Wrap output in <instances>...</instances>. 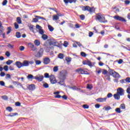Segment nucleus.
Masks as SVG:
<instances>
[{
    "label": "nucleus",
    "mask_w": 130,
    "mask_h": 130,
    "mask_svg": "<svg viewBox=\"0 0 130 130\" xmlns=\"http://www.w3.org/2000/svg\"><path fill=\"white\" fill-rule=\"evenodd\" d=\"M126 93H127V94H130V87L127 88Z\"/></svg>",
    "instance_id": "64"
},
{
    "label": "nucleus",
    "mask_w": 130,
    "mask_h": 130,
    "mask_svg": "<svg viewBox=\"0 0 130 130\" xmlns=\"http://www.w3.org/2000/svg\"><path fill=\"white\" fill-rule=\"evenodd\" d=\"M115 111L116 112H117V113H120V112H121V111H120V108H117L115 109Z\"/></svg>",
    "instance_id": "47"
},
{
    "label": "nucleus",
    "mask_w": 130,
    "mask_h": 130,
    "mask_svg": "<svg viewBox=\"0 0 130 130\" xmlns=\"http://www.w3.org/2000/svg\"><path fill=\"white\" fill-rule=\"evenodd\" d=\"M42 38L43 40H47V39H48V36L45 34H43L42 36Z\"/></svg>",
    "instance_id": "23"
},
{
    "label": "nucleus",
    "mask_w": 130,
    "mask_h": 130,
    "mask_svg": "<svg viewBox=\"0 0 130 130\" xmlns=\"http://www.w3.org/2000/svg\"><path fill=\"white\" fill-rule=\"evenodd\" d=\"M3 70H4L6 72H8L9 71V67L7 65L4 66Z\"/></svg>",
    "instance_id": "38"
},
{
    "label": "nucleus",
    "mask_w": 130,
    "mask_h": 130,
    "mask_svg": "<svg viewBox=\"0 0 130 130\" xmlns=\"http://www.w3.org/2000/svg\"><path fill=\"white\" fill-rule=\"evenodd\" d=\"M15 66H16L18 69H21V68H23V64L20 61H17L15 62Z\"/></svg>",
    "instance_id": "12"
},
{
    "label": "nucleus",
    "mask_w": 130,
    "mask_h": 130,
    "mask_svg": "<svg viewBox=\"0 0 130 130\" xmlns=\"http://www.w3.org/2000/svg\"><path fill=\"white\" fill-rule=\"evenodd\" d=\"M33 27H34V25L31 24L30 26H29V28L30 31L32 32V33H34V28Z\"/></svg>",
    "instance_id": "32"
},
{
    "label": "nucleus",
    "mask_w": 130,
    "mask_h": 130,
    "mask_svg": "<svg viewBox=\"0 0 130 130\" xmlns=\"http://www.w3.org/2000/svg\"><path fill=\"white\" fill-rule=\"evenodd\" d=\"M13 61L12 60H8L7 61H6V63L7 64V66H10V64H12L13 63Z\"/></svg>",
    "instance_id": "31"
},
{
    "label": "nucleus",
    "mask_w": 130,
    "mask_h": 130,
    "mask_svg": "<svg viewBox=\"0 0 130 130\" xmlns=\"http://www.w3.org/2000/svg\"><path fill=\"white\" fill-rule=\"evenodd\" d=\"M58 57L60 59H63V57H64V56L63 55V54L59 53L58 55Z\"/></svg>",
    "instance_id": "30"
},
{
    "label": "nucleus",
    "mask_w": 130,
    "mask_h": 130,
    "mask_svg": "<svg viewBox=\"0 0 130 130\" xmlns=\"http://www.w3.org/2000/svg\"><path fill=\"white\" fill-rule=\"evenodd\" d=\"M125 3V5H126V6H128V5H129L130 4V1L128 0H126L124 1Z\"/></svg>",
    "instance_id": "55"
},
{
    "label": "nucleus",
    "mask_w": 130,
    "mask_h": 130,
    "mask_svg": "<svg viewBox=\"0 0 130 130\" xmlns=\"http://www.w3.org/2000/svg\"><path fill=\"white\" fill-rule=\"evenodd\" d=\"M5 85H6V83L4 82V81H0V86H5Z\"/></svg>",
    "instance_id": "56"
},
{
    "label": "nucleus",
    "mask_w": 130,
    "mask_h": 130,
    "mask_svg": "<svg viewBox=\"0 0 130 130\" xmlns=\"http://www.w3.org/2000/svg\"><path fill=\"white\" fill-rule=\"evenodd\" d=\"M49 43L50 45H53L54 46H57L58 45V42L55 40H52Z\"/></svg>",
    "instance_id": "11"
},
{
    "label": "nucleus",
    "mask_w": 130,
    "mask_h": 130,
    "mask_svg": "<svg viewBox=\"0 0 130 130\" xmlns=\"http://www.w3.org/2000/svg\"><path fill=\"white\" fill-rule=\"evenodd\" d=\"M76 72H77V73H79V74H81V75H89L90 74L88 72L85 71L84 70H83L81 68L77 69L76 70Z\"/></svg>",
    "instance_id": "4"
},
{
    "label": "nucleus",
    "mask_w": 130,
    "mask_h": 130,
    "mask_svg": "<svg viewBox=\"0 0 130 130\" xmlns=\"http://www.w3.org/2000/svg\"><path fill=\"white\" fill-rule=\"evenodd\" d=\"M36 64L37 65H39V64H41V61L39 60H36Z\"/></svg>",
    "instance_id": "57"
},
{
    "label": "nucleus",
    "mask_w": 130,
    "mask_h": 130,
    "mask_svg": "<svg viewBox=\"0 0 130 130\" xmlns=\"http://www.w3.org/2000/svg\"><path fill=\"white\" fill-rule=\"evenodd\" d=\"M31 22L32 23H37V22H38V18H37L36 17L34 18Z\"/></svg>",
    "instance_id": "42"
},
{
    "label": "nucleus",
    "mask_w": 130,
    "mask_h": 130,
    "mask_svg": "<svg viewBox=\"0 0 130 130\" xmlns=\"http://www.w3.org/2000/svg\"><path fill=\"white\" fill-rule=\"evenodd\" d=\"M121 109H125V105L124 104H122L120 105Z\"/></svg>",
    "instance_id": "60"
},
{
    "label": "nucleus",
    "mask_w": 130,
    "mask_h": 130,
    "mask_svg": "<svg viewBox=\"0 0 130 130\" xmlns=\"http://www.w3.org/2000/svg\"><path fill=\"white\" fill-rule=\"evenodd\" d=\"M113 18L115 20H116V21H120V22H124V23H125V22H126V20H125V19L123 18V17H121V16H119L118 15H116L113 16Z\"/></svg>",
    "instance_id": "6"
},
{
    "label": "nucleus",
    "mask_w": 130,
    "mask_h": 130,
    "mask_svg": "<svg viewBox=\"0 0 130 130\" xmlns=\"http://www.w3.org/2000/svg\"><path fill=\"white\" fill-rule=\"evenodd\" d=\"M57 71H58V67H57V66L54 67L53 68V72H54L55 73H56Z\"/></svg>",
    "instance_id": "43"
},
{
    "label": "nucleus",
    "mask_w": 130,
    "mask_h": 130,
    "mask_svg": "<svg viewBox=\"0 0 130 130\" xmlns=\"http://www.w3.org/2000/svg\"><path fill=\"white\" fill-rule=\"evenodd\" d=\"M69 89H72V90L78 91V90H80V88L77 87L76 86H69Z\"/></svg>",
    "instance_id": "20"
},
{
    "label": "nucleus",
    "mask_w": 130,
    "mask_h": 130,
    "mask_svg": "<svg viewBox=\"0 0 130 130\" xmlns=\"http://www.w3.org/2000/svg\"><path fill=\"white\" fill-rule=\"evenodd\" d=\"M107 73H108V72L107 71V70H103V71L102 72L103 75H107Z\"/></svg>",
    "instance_id": "61"
},
{
    "label": "nucleus",
    "mask_w": 130,
    "mask_h": 130,
    "mask_svg": "<svg viewBox=\"0 0 130 130\" xmlns=\"http://www.w3.org/2000/svg\"><path fill=\"white\" fill-rule=\"evenodd\" d=\"M114 98L115 100H119L120 99V95L116 93L114 94Z\"/></svg>",
    "instance_id": "19"
},
{
    "label": "nucleus",
    "mask_w": 130,
    "mask_h": 130,
    "mask_svg": "<svg viewBox=\"0 0 130 130\" xmlns=\"http://www.w3.org/2000/svg\"><path fill=\"white\" fill-rule=\"evenodd\" d=\"M36 29H38V30H40L42 28V27H41V26H40L38 24H37L36 26Z\"/></svg>",
    "instance_id": "49"
},
{
    "label": "nucleus",
    "mask_w": 130,
    "mask_h": 130,
    "mask_svg": "<svg viewBox=\"0 0 130 130\" xmlns=\"http://www.w3.org/2000/svg\"><path fill=\"white\" fill-rule=\"evenodd\" d=\"M0 76L1 77H5L6 76V73H5V72H1V73H0Z\"/></svg>",
    "instance_id": "62"
},
{
    "label": "nucleus",
    "mask_w": 130,
    "mask_h": 130,
    "mask_svg": "<svg viewBox=\"0 0 130 130\" xmlns=\"http://www.w3.org/2000/svg\"><path fill=\"white\" fill-rule=\"evenodd\" d=\"M82 10L84 12H86V11H87V12H89V13H90V14H92V13L95 12V8H94V7L91 8L88 6L82 7Z\"/></svg>",
    "instance_id": "2"
},
{
    "label": "nucleus",
    "mask_w": 130,
    "mask_h": 130,
    "mask_svg": "<svg viewBox=\"0 0 130 130\" xmlns=\"http://www.w3.org/2000/svg\"><path fill=\"white\" fill-rule=\"evenodd\" d=\"M109 74L110 75V76H112V77L114 78H120V75H119V74L115 72L113 69H109Z\"/></svg>",
    "instance_id": "3"
},
{
    "label": "nucleus",
    "mask_w": 130,
    "mask_h": 130,
    "mask_svg": "<svg viewBox=\"0 0 130 130\" xmlns=\"http://www.w3.org/2000/svg\"><path fill=\"white\" fill-rule=\"evenodd\" d=\"M66 61H67V62H71V61H72V58L69 57H66Z\"/></svg>",
    "instance_id": "34"
},
{
    "label": "nucleus",
    "mask_w": 130,
    "mask_h": 130,
    "mask_svg": "<svg viewBox=\"0 0 130 130\" xmlns=\"http://www.w3.org/2000/svg\"><path fill=\"white\" fill-rule=\"evenodd\" d=\"M2 99L3 100H8L9 99V98L7 95H3L2 96Z\"/></svg>",
    "instance_id": "39"
},
{
    "label": "nucleus",
    "mask_w": 130,
    "mask_h": 130,
    "mask_svg": "<svg viewBox=\"0 0 130 130\" xmlns=\"http://www.w3.org/2000/svg\"><path fill=\"white\" fill-rule=\"evenodd\" d=\"M16 21L18 24H22V20H21V17H18L16 19Z\"/></svg>",
    "instance_id": "29"
},
{
    "label": "nucleus",
    "mask_w": 130,
    "mask_h": 130,
    "mask_svg": "<svg viewBox=\"0 0 130 130\" xmlns=\"http://www.w3.org/2000/svg\"><path fill=\"white\" fill-rule=\"evenodd\" d=\"M125 82H126V83H130V78L129 77H127L125 79Z\"/></svg>",
    "instance_id": "63"
},
{
    "label": "nucleus",
    "mask_w": 130,
    "mask_h": 130,
    "mask_svg": "<svg viewBox=\"0 0 130 130\" xmlns=\"http://www.w3.org/2000/svg\"><path fill=\"white\" fill-rule=\"evenodd\" d=\"M68 45H69V43L65 41L63 43V46H64V47H68Z\"/></svg>",
    "instance_id": "48"
},
{
    "label": "nucleus",
    "mask_w": 130,
    "mask_h": 130,
    "mask_svg": "<svg viewBox=\"0 0 130 130\" xmlns=\"http://www.w3.org/2000/svg\"><path fill=\"white\" fill-rule=\"evenodd\" d=\"M46 52H49L50 51V49H51V47L50 46H47L45 48Z\"/></svg>",
    "instance_id": "25"
},
{
    "label": "nucleus",
    "mask_w": 130,
    "mask_h": 130,
    "mask_svg": "<svg viewBox=\"0 0 130 130\" xmlns=\"http://www.w3.org/2000/svg\"><path fill=\"white\" fill-rule=\"evenodd\" d=\"M50 62V59L48 57H46L44 58V64H48Z\"/></svg>",
    "instance_id": "15"
},
{
    "label": "nucleus",
    "mask_w": 130,
    "mask_h": 130,
    "mask_svg": "<svg viewBox=\"0 0 130 130\" xmlns=\"http://www.w3.org/2000/svg\"><path fill=\"white\" fill-rule=\"evenodd\" d=\"M112 96H113V95H112V93H108L107 97V98H111V97H112Z\"/></svg>",
    "instance_id": "53"
},
{
    "label": "nucleus",
    "mask_w": 130,
    "mask_h": 130,
    "mask_svg": "<svg viewBox=\"0 0 130 130\" xmlns=\"http://www.w3.org/2000/svg\"><path fill=\"white\" fill-rule=\"evenodd\" d=\"M8 31L7 32V34H10L12 31V27L9 26L7 28Z\"/></svg>",
    "instance_id": "33"
},
{
    "label": "nucleus",
    "mask_w": 130,
    "mask_h": 130,
    "mask_svg": "<svg viewBox=\"0 0 130 130\" xmlns=\"http://www.w3.org/2000/svg\"><path fill=\"white\" fill-rule=\"evenodd\" d=\"M81 56H83V57H86V56H87V54H86V53H85L84 52H81Z\"/></svg>",
    "instance_id": "44"
},
{
    "label": "nucleus",
    "mask_w": 130,
    "mask_h": 130,
    "mask_svg": "<svg viewBox=\"0 0 130 130\" xmlns=\"http://www.w3.org/2000/svg\"><path fill=\"white\" fill-rule=\"evenodd\" d=\"M103 109L106 111H108V110H110V109H111V107L110 106H107V107H104Z\"/></svg>",
    "instance_id": "27"
},
{
    "label": "nucleus",
    "mask_w": 130,
    "mask_h": 130,
    "mask_svg": "<svg viewBox=\"0 0 130 130\" xmlns=\"http://www.w3.org/2000/svg\"><path fill=\"white\" fill-rule=\"evenodd\" d=\"M16 115H18V113H11L8 115V116L13 117V116H16Z\"/></svg>",
    "instance_id": "24"
},
{
    "label": "nucleus",
    "mask_w": 130,
    "mask_h": 130,
    "mask_svg": "<svg viewBox=\"0 0 130 130\" xmlns=\"http://www.w3.org/2000/svg\"><path fill=\"white\" fill-rule=\"evenodd\" d=\"M95 20H98L101 23H107V22H108L107 20L105 19V17L102 16V14L101 13L96 14L95 16Z\"/></svg>",
    "instance_id": "1"
},
{
    "label": "nucleus",
    "mask_w": 130,
    "mask_h": 130,
    "mask_svg": "<svg viewBox=\"0 0 130 130\" xmlns=\"http://www.w3.org/2000/svg\"><path fill=\"white\" fill-rule=\"evenodd\" d=\"M66 74H62L60 77V82H58V84L61 85V86H63L64 84V80H66Z\"/></svg>",
    "instance_id": "5"
},
{
    "label": "nucleus",
    "mask_w": 130,
    "mask_h": 130,
    "mask_svg": "<svg viewBox=\"0 0 130 130\" xmlns=\"http://www.w3.org/2000/svg\"><path fill=\"white\" fill-rule=\"evenodd\" d=\"M107 99V98H98V99H96V101L97 102H104L105 101H106Z\"/></svg>",
    "instance_id": "17"
},
{
    "label": "nucleus",
    "mask_w": 130,
    "mask_h": 130,
    "mask_svg": "<svg viewBox=\"0 0 130 130\" xmlns=\"http://www.w3.org/2000/svg\"><path fill=\"white\" fill-rule=\"evenodd\" d=\"M39 33L41 35H43V34H44V31L43 30V29H42V28H41L39 30Z\"/></svg>",
    "instance_id": "40"
},
{
    "label": "nucleus",
    "mask_w": 130,
    "mask_h": 130,
    "mask_svg": "<svg viewBox=\"0 0 130 130\" xmlns=\"http://www.w3.org/2000/svg\"><path fill=\"white\" fill-rule=\"evenodd\" d=\"M34 44H33V43H29L28 44V47H29L30 48H31L33 47Z\"/></svg>",
    "instance_id": "51"
},
{
    "label": "nucleus",
    "mask_w": 130,
    "mask_h": 130,
    "mask_svg": "<svg viewBox=\"0 0 130 130\" xmlns=\"http://www.w3.org/2000/svg\"><path fill=\"white\" fill-rule=\"evenodd\" d=\"M29 67V61L25 60L22 62V67Z\"/></svg>",
    "instance_id": "18"
},
{
    "label": "nucleus",
    "mask_w": 130,
    "mask_h": 130,
    "mask_svg": "<svg viewBox=\"0 0 130 130\" xmlns=\"http://www.w3.org/2000/svg\"><path fill=\"white\" fill-rule=\"evenodd\" d=\"M80 18L81 20H85V15L84 14L80 15Z\"/></svg>",
    "instance_id": "52"
},
{
    "label": "nucleus",
    "mask_w": 130,
    "mask_h": 130,
    "mask_svg": "<svg viewBox=\"0 0 130 130\" xmlns=\"http://www.w3.org/2000/svg\"><path fill=\"white\" fill-rule=\"evenodd\" d=\"M6 110L9 112H11V111H13V108L11 107H7L6 108Z\"/></svg>",
    "instance_id": "35"
},
{
    "label": "nucleus",
    "mask_w": 130,
    "mask_h": 130,
    "mask_svg": "<svg viewBox=\"0 0 130 130\" xmlns=\"http://www.w3.org/2000/svg\"><path fill=\"white\" fill-rule=\"evenodd\" d=\"M50 81L51 84H56V80L55 79L54 75H51L50 76Z\"/></svg>",
    "instance_id": "9"
},
{
    "label": "nucleus",
    "mask_w": 130,
    "mask_h": 130,
    "mask_svg": "<svg viewBox=\"0 0 130 130\" xmlns=\"http://www.w3.org/2000/svg\"><path fill=\"white\" fill-rule=\"evenodd\" d=\"M34 43L36 46H39L40 45V41L38 40H36L34 41Z\"/></svg>",
    "instance_id": "22"
},
{
    "label": "nucleus",
    "mask_w": 130,
    "mask_h": 130,
    "mask_svg": "<svg viewBox=\"0 0 130 130\" xmlns=\"http://www.w3.org/2000/svg\"><path fill=\"white\" fill-rule=\"evenodd\" d=\"M35 17V18H37L38 19H38H41L42 20H44L45 21H46V19H45L43 17L39 16H37V15H36Z\"/></svg>",
    "instance_id": "28"
},
{
    "label": "nucleus",
    "mask_w": 130,
    "mask_h": 130,
    "mask_svg": "<svg viewBox=\"0 0 130 130\" xmlns=\"http://www.w3.org/2000/svg\"><path fill=\"white\" fill-rule=\"evenodd\" d=\"M44 76H45V78H49L50 79V76H49V74L48 73H45Z\"/></svg>",
    "instance_id": "54"
},
{
    "label": "nucleus",
    "mask_w": 130,
    "mask_h": 130,
    "mask_svg": "<svg viewBox=\"0 0 130 130\" xmlns=\"http://www.w3.org/2000/svg\"><path fill=\"white\" fill-rule=\"evenodd\" d=\"M43 87H44V88H48L49 87V85H48V84H47V83H44V84H43Z\"/></svg>",
    "instance_id": "58"
},
{
    "label": "nucleus",
    "mask_w": 130,
    "mask_h": 130,
    "mask_svg": "<svg viewBox=\"0 0 130 130\" xmlns=\"http://www.w3.org/2000/svg\"><path fill=\"white\" fill-rule=\"evenodd\" d=\"M43 79H44V77L43 76H40V77H35V79L37 80V81H39V82H42V81H43Z\"/></svg>",
    "instance_id": "13"
},
{
    "label": "nucleus",
    "mask_w": 130,
    "mask_h": 130,
    "mask_svg": "<svg viewBox=\"0 0 130 130\" xmlns=\"http://www.w3.org/2000/svg\"><path fill=\"white\" fill-rule=\"evenodd\" d=\"M117 93L120 96H123L124 95V89L121 87H119L117 89Z\"/></svg>",
    "instance_id": "7"
},
{
    "label": "nucleus",
    "mask_w": 130,
    "mask_h": 130,
    "mask_svg": "<svg viewBox=\"0 0 130 130\" xmlns=\"http://www.w3.org/2000/svg\"><path fill=\"white\" fill-rule=\"evenodd\" d=\"M82 63L84 65L88 66L89 67H90V68L94 67V64L92 63V62L88 60L83 61Z\"/></svg>",
    "instance_id": "8"
},
{
    "label": "nucleus",
    "mask_w": 130,
    "mask_h": 130,
    "mask_svg": "<svg viewBox=\"0 0 130 130\" xmlns=\"http://www.w3.org/2000/svg\"><path fill=\"white\" fill-rule=\"evenodd\" d=\"M86 88L87 89H89V90H92L93 87L90 84H87Z\"/></svg>",
    "instance_id": "45"
},
{
    "label": "nucleus",
    "mask_w": 130,
    "mask_h": 130,
    "mask_svg": "<svg viewBox=\"0 0 130 130\" xmlns=\"http://www.w3.org/2000/svg\"><path fill=\"white\" fill-rule=\"evenodd\" d=\"M7 4H8V1L7 0H4L2 3L3 6H6Z\"/></svg>",
    "instance_id": "50"
},
{
    "label": "nucleus",
    "mask_w": 130,
    "mask_h": 130,
    "mask_svg": "<svg viewBox=\"0 0 130 130\" xmlns=\"http://www.w3.org/2000/svg\"><path fill=\"white\" fill-rule=\"evenodd\" d=\"M82 107L84 109H88V108H89V106L88 105L85 104L82 106Z\"/></svg>",
    "instance_id": "46"
},
{
    "label": "nucleus",
    "mask_w": 130,
    "mask_h": 130,
    "mask_svg": "<svg viewBox=\"0 0 130 130\" xmlns=\"http://www.w3.org/2000/svg\"><path fill=\"white\" fill-rule=\"evenodd\" d=\"M63 2L64 4H68L69 3L70 4H73L74 3V4H76L77 3V0H63Z\"/></svg>",
    "instance_id": "14"
},
{
    "label": "nucleus",
    "mask_w": 130,
    "mask_h": 130,
    "mask_svg": "<svg viewBox=\"0 0 130 130\" xmlns=\"http://www.w3.org/2000/svg\"><path fill=\"white\" fill-rule=\"evenodd\" d=\"M43 49L41 48L37 54V57H41L43 55Z\"/></svg>",
    "instance_id": "10"
},
{
    "label": "nucleus",
    "mask_w": 130,
    "mask_h": 130,
    "mask_svg": "<svg viewBox=\"0 0 130 130\" xmlns=\"http://www.w3.org/2000/svg\"><path fill=\"white\" fill-rule=\"evenodd\" d=\"M58 19H59V17H58V16H57V15H54L53 16V20H55L56 21H57V20H58Z\"/></svg>",
    "instance_id": "36"
},
{
    "label": "nucleus",
    "mask_w": 130,
    "mask_h": 130,
    "mask_svg": "<svg viewBox=\"0 0 130 130\" xmlns=\"http://www.w3.org/2000/svg\"><path fill=\"white\" fill-rule=\"evenodd\" d=\"M27 78L28 79V80H33L34 79H35V77L33 76L31 74H29L27 76Z\"/></svg>",
    "instance_id": "21"
},
{
    "label": "nucleus",
    "mask_w": 130,
    "mask_h": 130,
    "mask_svg": "<svg viewBox=\"0 0 130 130\" xmlns=\"http://www.w3.org/2000/svg\"><path fill=\"white\" fill-rule=\"evenodd\" d=\"M16 36L17 38H20L21 37V33L20 32H16Z\"/></svg>",
    "instance_id": "41"
},
{
    "label": "nucleus",
    "mask_w": 130,
    "mask_h": 130,
    "mask_svg": "<svg viewBox=\"0 0 130 130\" xmlns=\"http://www.w3.org/2000/svg\"><path fill=\"white\" fill-rule=\"evenodd\" d=\"M48 28L49 31H50V32H52V31H53L54 30V28H53V27H52L50 25H48Z\"/></svg>",
    "instance_id": "26"
},
{
    "label": "nucleus",
    "mask_w": 130,
    "mask_h": 130,
    "mask_svg": "<svg viewBox=\"0 0 130 130\" xmlns=\"http://www.w3.org/2000/svg\"><path fill=\"white\" fill-rule=\"evenodd\" d=\"M28 89L29 91H34L36 89L35 84H30L28 86Z\"/></svg>",
    "instance_id": "16"
},
{
    "label": "nucleus",
    "mask_w": 130,
    "mask_h": 130,
    "mask_svg": "<svg viewBox=\"0 0 130 130\" xmlns=\"http://www.w3.org/2000/svg\"><path fill=\"white\" fill-rule=\"evenodd\" d=\"M14 27L15 29H18L19 28V24L16 22L14 23Z\"/></svg>",
    "instance_id": "59"
},
{
    "label": "nucleus",
    "mask_w": 130,
    "mask_h": 130,
    "mask_svg": "<svg viewBox=\"0 0 130 130\" xmlns=\"http://www.w3.org/2000/svg\"><path fill=\"white\" fill-rule=\"evenodd\" d=\"M5 31V28L3 25L0 26V33H3Z\"/></svg>",
    "instance_id": "37"
}]
</instances>
